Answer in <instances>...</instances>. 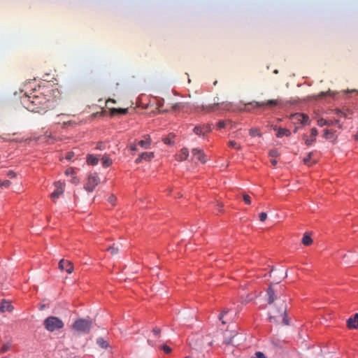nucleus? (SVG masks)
Wrapping results in <instances>:
<instances>
[{
	"label": "nucleus",
	"instance_id": "16",
	"mask_svg": "<svg viewBox=\"0 0 358 358\" xmlns=\"http://www.w3.org/2000/svg\"><path fill=\"white\" fill-rule=\"evenodd\" d=\"M151 144V138L149 136H145L144 139L141 140L138 142V145L141 146L143 149H148L150 148Z\"/></svg>",
	"mask_w": 358,
	"mask_h": 358
},
{
	"label": "nucleus",
	"instance_id": "28",
	"mask_svg": "<svg viewBox=\"0 0 358 358\" xmlns=\"http://www.w3.org/2000/svg\"><path fill=\"white\" fill-rule=\"evenodd\" d=\"M66 266L67 262L64 259H62L58 264V267L62 271H64Z\"/></svg>",
	"mask_w": 358,
	"mask_h": 358
},
{
	"label": "nucleus",
	"instance_id": "19",
	"mask_svg": "<svg viewBox=\"0 0 358 358\" xmlns=\"http://www.w3.org/2000/svg\"><path fill=\"white\" fill-rule=\"evenodd\" d=\"M291 135V132L289 129L285 128H278V132L276 134L277 137L281 138L284 136H289Z\"/></svg>",
	"mask_w": 358,
	"mask_h": 358
},
{
	"label": "nucleus",
	"instance_id": "13",
	"mask_svg": "<svg viewBox=\"0 0 358 358\" xmlns=\"http://www.w3.org/2000/svg\"><path fill=\"white\" fill-rule=\"evenodd\" d=\"M56 124L61 126L62 128H64L67 123V115L65 113H61L57 115L55 120Z\"/></svg>",
	"mask_w": 358,
	"mask_h": 358
},
{
	"label": "nucleus",
	"instance_id": "17",
	"mask_svg": "<svg viewBox=\"0 0 358 358\" xmlns=\"http://www.w3.org/2000/svg\"><path fill=\"white\" fill-rule=\"evenodd\" d=\"M13 309V306L10 304V302L6 301H2V302L0 304V312H6L8 311L10 312Z\"/></svg>",
	"mask_w": 358,
	"mask_h": 358
},
{
	"label": "nucleus",
	"instance_id": "50",
	"mask_svg": "<svg viewBox=\"0 0 358 358\" xmlns=\"http://www.w3.org/2000/svg\"><path fill=\"white\" fill-rule=\"evenodd\" d=\"M224 343L227 345H229V344H231L232 343V339L231 338H229V339H225Z\"/></svg>",
	"mask_w": 358,
	"mask_h": 358
},
{
	"label": "nucleus",
	"instance_id": "41",
	"mask_svg": "<svg viewBox=\"0 0 358 358\" xmlns=\"http://www.w3.org/2000/svg\"><path fill=\"white\" fill-rule=\"evenodd\" d=\"M152 332H153V334L156 336H159V334H160V332H161V329L156 327V328H154L153 330H152Z\"/></svg>",
	"mask_w": 358,
	"mask_h": 358
},
{
	"label": "nucleus",
	"instance_id": "36",
	"mask_svg": "<svg viewBox=\"0 0 358 358\" xmlns=\"http://www.w3.org/2000/svg\"><path fill=\"white\" fill-rule=\"evenodd\" d=\"M313 155V152H309L308 156L303 159V162L305 164H307L308 166H310L311 164L309 163L311 157Z\"/></svg>",
	"mask_w": 358,
	"mask_h": 358
},
{
	"label": "nucleus",
	"instance_id": "1",
	"mask_svg": "<svg viewBox=\"0 0 358 358\" xmlns=\"http://www.w3.org/2000/svg\"><path fill=\"white\" fill-rule=\"evenodd\" d=\"M48 101V99L42 94L33 96L26 95L22 99V103L28 110L39 113L46 111L49 108Z\"/></svg>",
	"mask_w": 358,
	"mask_h": 358
},
{
	"label": "nucleus",
	"instance_id": "10",
	"mask_svg": "<svg viewBox=\"0 0 358 358\" xmlns=\"http://www.w3.org/2000/svg\"><path fill=\"white\" fill-rule=\"evenodd\" d=\"M292 119L303 124H308L309 122V117L303 113L294 114L292 115Z\"/></svg>",
	"mask_w": 358,
	"mask_h": 358
},
{
	"label": "nucleus",
	"instance_id": "61",
	"mask_svg": "<svg viewBox=\"0 0 358 358\" xmlns=\"http://www.w3.org/2000/svg\"><path fill=\"white\" fill-rule=\"evenodd\" d=\"M3 358H6V357H3Z\"/></svg>",
	"mask_w": 358,
	"mask_h": 358
},
{
	"label": "nucleus",
	"instance_id": "3",
	"mask_svg": "<svg viewBox=\"0 0 358 358\" xmlns=\"http://www.w3.org/2000/svg\"><path fill=\"white\" fill-rule=\"evenodd\" d=\"M92 327V322L88 320L79 319L76 320L71 327L73 334H88Z\"/></svg>",
	"mask_w": 358,
	"mask_h": 358
},
{
	"label": "nucleus",
	"instance_id": "23",
	"mask_svg": "<svg viewBox=\"0 0 358 358\" xmlns=\"http://www.w3.org/2000/svg\"><path fill=\"white\" fill-rule=\"evenodd\" d=\"M175 135L173 134H169L168 136L163 138V142L166 145H171L173 143V138Z\"/></svg>",
	"mask_w": 358,
	"mask_h": 358
},
{
	"label": "nucleus",
	"instance_id": "18",
	"mask_svg": "<svg viewBox=\"0 0 358 358\" xmlns=\"http://www.w3.org/2000/svg\"><path fill=\"white\" fill-rule=\"evenodd\" d=\"M110 112L111 115H115L116 114L125 115L128 112V108H110Z\"/></svg>",
	"mask_w": 358,
	"mask_h": 358
},
{
	"label": "nucleus",
	"instance_id": "2",
	"mask_svg": "<svg viewBox=\"0 0 358 358\" xmlns=\"http://www.w3.org/2000/svg\"><path fill=\"white\" fill-rule=\"evenodd\" d=\"M269 321L275 323H282L285 325L289 324L287 315V304L284 299H278L275 307L270 313Z\"/></svg>",
	"mask_w": 358,
	"mask_h": 358
},
{
	"label": "nucleus",
	"instance_id": "25",
	"mask_svg": "<svg viewBox=\"0 0 358 358\" xmlns=\"http://www.w3.org/2000/svg\"><path fill=\"white\" fill-rule=\"evenodd\" d=\"M107 250L110 252L111 255H115L119 252L120 248L115 244H113L112 246L109 247Z\"/></svg>",
	"mask_w": 358,
	"mask_h": 358
},
{
	"label": "nucleus",
	"instance_id": "31",
	"mask_svg": "<svg viewBox=\"0 0 358 358\" xmlns=\"http://www.w3.org/2000/svg\"><path fill=\"white\" fill-rule=\"evenodd\" d=\"M185 105L182 103H176L172 105L171 108L174 110L182 109Z\"/></svg>",
	"mask_w": 358,
	"mask_h": 358
},
{
	"label": "nucleus",
	"instance_id": "22",
	"mask_svg": "<svg viewBox=\"0 0 358 358\" xmlns=\"http://www.w3.org/2000/svg\"><path fill=\"white\" fill-rule=\"evenodd\" d=\"M249 134L250 136H251L252 137H255V136H262V132L260 131V129L257 127H253V128H251L250 130H249Z\"/></svg>",
	"mask_w": 358,
	"mask_h": 358
},
{
	"label": "nucleus",
	"instance_id": "26",
	"mask_svg": "<svg viewBox=\"0 0 358 358\" xmlns=\"http://www.w3.org/2000/svg\"><path fill=\"white\" fill-rule=\"evenodd\" d=\"M313 243V240L309 235L305 234L302 238V243L304 245H310Z\"/></svg>",
	"mask_w": 358,
	"mask_h": 358
},
{
	"label": "nucleus",
	"instance_id": "12",
	"mask_svg": "<svg viewBox=\"0 0 358 358\" xmlns=\"http://www.w3.org/2000/svg\"><path fill=\"white\" fill-rule=\"evenodd\" d=\"M154 153L153 152H145L141 153L138 157L135 160V162L136 164H140L143 160L145 161H150L152 158H154Z\"/></svg>",
	"mask_w": 358,
	"mask_h": 358
},
{
	"label": "nucleus",
	"instance_id": "38",
	"mask_svg": "<svg viewBox=\"0 0 358 358\" xmlns=\"http://www.w3.org/2000/svg\"><path fill=\"white\" fill-rule=\"evenodd\" d=\"M327 124V122L326 120L323 119V118H321L320 120H317V125L320 126V127H322L324 125H326Z\"/></svg>",
	"mask_w": 358,
	"mask_h": 358
},
{
	"label": "nucleus",
	"instance_id": "11",
	"mask_svg": "<svg viewBox=\"0 0 358 358\" xmlns=\"http://www.w3.org/2000/svg\"><path fill=\"white\" fill-rule=\"evenodd\" d=\"M317 134H318V131H317V129L313 128L311 129V134H310V138H308L306 134L303 135V138L305 141L306 145H310L313 142H315Z\"/></svg>",
	"mask_w": 358,
	"mask_h": 358
},
{
	"label": "nucleus",
	"instance_id": "46",
	"mask_svg": "<svg viewBox=\"0 0 358 358\" xmlns=\"http://www.w3.org/2000/svg\"><path fill=\"white\" fill-rule=\"evenodd\" d=\"M157 106H158L157 108L159 110V112H162V110L161 108L163 106V103L159 101L158 103H157Z\"/></svg>",
	"mask_w": 358,
	"mask_h": 358
},
{
	"label": "nucleus",
	"instance_id": "35",
	"mask_svg": "<svg viewBox=\"0 0 358 358\" xmlns=\"http://www.w3.org/2000/svg\"><path fill=\"white\" fill-rule=\"evenodd\" d=\"M268 155L271 157L275 158V157H278L280 154L276 149H273L269 151Z\"/></svg>",
	"mask_w": 358,
	"mask_h": 358
},
{
	"label": "nucleus",
	"instance_id": "59",
	"mask_svg": "<svg viewBox=\"0 0 358 358\" xmlns=\"http://www.w3.org/2000/svg\"><path fill=\"white\" fill-rule=\"evenodd\" d=\"M44 80H48V78H45V76H43Z\"/></svg>",
	"mask_w": 358,
	"mask_h": 358
},
{
	"label": "nucleus",
	"instance_id": "49",
	"mask_svg": "<svg viewBox=\"0 0 358 358\" xmlns=\"http://www.w3.org/2000/svg\"><path fill=\"white\" fill-rule=\"evenodd\" d=\"M71 262H69V273H71L73 270V266L71 265Z\"/></svg>",
	"mask_w": 358,
	"mask_h": 358
},
{
	"label": "nucleus",
	"instance_id": "20",
	"mask_svg": "<svg viewBox=\"0 0 358 358\" xmlns=\"http://www.w3.org/2000/svg\"><path fill=\"white\" fill-rule=\"evenodd\" d=\"M267 296H268V303H272L274 302V300H275V293H274V291L273 289H272L271 287H269L268 289H267Z\"/></svg>",
	"mask_w": 358,
	"mask_h": 358
},
{
	"label": "nucleus",
	"instance_id": "52",
	"mask_svg": "<svg viewBox=\"0 0 358 358\" xmlns=\"http://www.w3.org/2000/svg\"><path fill=\"white\" fill-rule=\"evenodd\" d=\"M271 163L273 166H275L277 164V161L274 159H271Z\"/></svg>",
	"mask_w": 358,
	"mask_h": 358
},
{
	"label": "nucleus",
	"instance_id": "21",
	"mask_svg": "<svg viewBox=\"0 0 358 358\" xmlns=\"http://www.w3.org/2000/svg\"><path fill=\"white\" fill-rule=\"evenodd\" d=\"M87 162L90 165H96L99 162V158L92 155H88L87 157Z\"/></svg>",
	"mask_w": 358,
	"mask_h": 358
},
{
	"label": "nucleus",
	"instance_id": "57",
	"mask_svg": "<svg viewBox=\"0 0 358 358\" xmlns=\"http://www.w3.org/2000/svg\"><path fill=\"white\" fill-rule=\"evenodd\" d=\"M72 358H80V357H78V356H74V357H72Z\"/></svg>",
	"mask_w": 358,
	"mask_h": 358
},
{
	"label": "nucleus",
	"instance_id": "15",
	"mask_svg": "<svg viewBox=\"0 0 358 358\" xmlns=\"http://www.w3.org/2000/svg\"><path fill=\"white\" fill-rule=\"evenodd\" d=\"M189 150L187 148H182L178 154L176 155V159L178 162H182L187 159Z\"/></svg>",
	"mask_w": 358,
	"mask_h": 358
},
{
	"label": "nucleus",
	"instance_id": "27",
	"mask_svg": "<svg viewBox=\"0 0 358 358\" xmlns=\"http://www.w3.org/2000/svg\"><path fill=\"white\" fill-rule=\"evenodd\" d=\"M97 343L102 348H106L108 346V344L107 341H106L102 338H99L97 339Z\"/></svg>",
	"mask_w": 358,
	"mask_h": 358
},
{
	"label": "nucleus",
	"instance_id": "48",
	"mask_svg": "<svg viewBox=\"0 0 358 358\" xmlns=\"http://www.w3.org/2000/svg\"><path fill=\"white\" fill-rule=\"evenodd\" d=\"M116 101L115 99H109L106 101V106H108L109 103H115Z\"/></svg>",
	"mask_w": 358,
	"mask_h": 358
},
{
	"label": "nucleus",
	"instance_id": "7",
	"mask_svg": "<svg viewBox=\"0 0 358 358\" xmlns=\"http://www.w3.org/2000/svg\"><path fill=\"white\" fill-rule=\"evenodd\" d=\"M192 155L194 157L196 158L198 161L204 164L206 162V155L204 154L203 151L199 148H194L192 150Z\"/></svg>",
	"mask_w": 358,
	"mask_h": 358
},
{
	"label": "nucleus",
	"instance_id": "40",
	"mask_svg": "<svg viewBox=\"0 0 358 358\" xmlns=\"http://www.w3.org/2000/svg\"><path fill=\"white\" fill-rule=\"evenodd\" d=\"M162 350L166 354H169L171 352V348L169 346L166 345L162 346Z\"/></svg>",
	"mask_w": 358,
	"mask_h": 358
},
{
	"label": "nucleus",
	"instance_id": "45",
	"mask_svg": "<svg viewBox=\"0 0 358 358\" xmlns=\"http://www.w3.org/2000/svg\"><path fill=\"white\" fill-rule=\"evenodd\" d=\"M96 148L99 150H103L105 148V144L102 142L98 143Z\"/></svg>",
	"mask_w": 358,
	"mask_h": 358
},
{
	"label": "nucleus",
	"instance_id": "60",
	"mask_svg": "<svg viewBox=\"0 0 358 358\" xmlns=\"http://www.w3.org/2000/svg\"><path fill=\"white\" fill-rule=\"evenodd\" d=\"M357 140H358V136H356V138H355Z\"/></svg>",
	"mask_w": 358,
	"mask_h": 358
},
{
	"label": "nucleus",
	"instance_id": "9",
	"mask_svg": "<svg viewBox=\"0 0 358 358\" xmlns=\"http://www.w3.org/2000/svg\"><path fill=\"white\" fill-rule=\"evenodd\" d=\"M210 127L209 125H198L196 126L194 128V132L198 136H205V135L210 131Z\"/></svg>",
	"mask_w": 358,
	"mask_h": 358
},
{
	"label": "nucleus",
	"instance_id": "8",
	"mask_svg": "<svg viewBox=\"0 0 358 358\" xmlns=\"http://www.w3.org/2000/svg\"><path fill=\"white\" fill-rule=\"evenodd\" d=\"M280 103H281V101L279 99H271V100H268L266 102H264V101L263 102H259V101L254 102L255 107H262V106L274 107V106H278L279 104H280Z\"/></svg>",
	"mask_w": 358,
	"mask_h": 358
},
{
	"label": "nucleus",
	"instance_id": "55",
	"mask_svg": "<svg viewBox=\"0 0 358 358\" xmlns=\"http://www.w3.org/2000/svg\"><path fill=\"white\" fill-rule=\"evenodd\" d=\"M213 108L212 106H210V107H208V108H206V110H207L208 112H209V111H210V110H211V108Z\"/></svg>",
	"mask_w": 358,
	"mask_h": 358
},
{
	"label": "nucleus",
	"instance_id": "47",
	"mask_svg": "<svg viewBox=\"0 0 358 358\" xmlns=\"http://www.w3.org/2000/svg\"><path fill=\"white\" fill-rule=\"evenodd\" d=\"M324 135H325V137H326L327 138H329V135H330V136H333V133L329 132L328 130H325V134H324Z\"/></svg>",
	"mask_w": 358,
	"mask_h": 358
},
{
	"label": "nucleus",
	"instance_id": "32",
	"mask_svg": "<svg viewBox=\"0 0 358 358\" xmlns=\"http://www.w3.org/2000/svg\"><path fill=\"white\" fill-rule=\"evenodd\" d=\"M228 312H229V310H228V309H224V310H222V313L220 314V315H219V319H220V320H221L222 323V324H226V323H227V322H226V321H224V320H223V318H224V315H227V314L228 313Z\"/></svg>",
	"mask_w": 358,
	"mask_h": 358
},
{
	"label": "nucleus",
	"instance_id": "42",
	"mask_svg": "<svg viewBox=\"0 0 358 358\" xmlns=\"http://www.w3.org/2000/svg\"><path fill=\"white\" fill-rule=\"evenodd\" d=\"M255 357L256 358H266L264 354L262 353V352H257L255 353Z\"/></svg>",
	"mask_w": 358,
	"mask_h": 358
},
{
	"label": "nucleus",
	"instance_id": "39",
	"mask_svg": "<svg viewBox=\"0 0 358 358\" xmlns=\"http://www.w3.org/2000/svg\"><path fill=\"white\" fill-rule=\"evenodd\" d=\"M259 220L262 222H264L267 218V214L266 213H261L259 215Z\"/></svg>",
	"mask_w": 358,
	"mask_h": 358
},
{
	"label": "nucleus",
	"instance_id": "29",
	"mask_svg": "<svg viewBox=\"0 0 358 358\" xmlns=\"http://www.w3.org/2000/svg\"><path fill=\"white\" fill-rule=\"evenodd\" d=\"M11 348V344L10 343H4L0 349L1 353H4L9 350Z\"/></svg>",
	"mask_w": 358,
	"mask_h": 358
},
{
	"label": "nucleus",
	"instance_id": "56",
	"mask_svg": "<svg viewBox=\"0 0 358 358\" xmlns=\"http://www.w3.org/2000/svg\"><path fill=\"white\" fill-rule=\"evenodd\" d=\"M218 206L221 208V207H222V205L221 203H219Z\"/></svg>",
	"mask_w": 358,
	"mask_h": 358
},
{
	"label": "nucleus",
	"instance_id": "51",
	"mask_svg": "<svg viewBox=\"0 0 358 358\" xmlns=\"http://www.w3.org/2000/svg\"><path fill=\"white\" fill-rule=\"evenodd\" d=\"M130 149L133 151H136L137 150L136 145H131Z\"/></svg>",
	"mask_w": 358,
	"mask_h": 358
},
{
	"label": "nucleus",
	"instance_id": "37",
	"mask_svg": "<svg viewBox=\"0 0 358 358\" xmlns=\"http://www.w3.org/2000/svg\"><path fill=\"white\" fill-rule=\"evenodd\" d=\"M243 201H245V203L246 204H250L251 203V200H250V196L248 195V194H243Z\"/></svg>",
	"mask_w": 358,
	"mask_h": 358
},
{
	"label": "nucleus",
	"instance_id": "33",
	"mask_svg": "<svg viewBox=\"0 0 358 358\" xmlns=\"http://www.w3.org/2000/svg\"><path fill=\"white\" fill-rule=\"evenodd\" d=\"M229 147L234 148L236 150H241V147L240 145H238L235 141H230L228 143Z\"/></svg>",
	"mask_w": 358,
	"mask_h": 358
},
{
	"label": "nucleus",
	"instance_id": "30",
	"mask_svg": "<svg viewBox=\"0 0 358 358\" xmlns=\"http://www.w3.org/2000/svg\"><path fill=\"white\" fill-rule=\"evenodd\" d=\"M75 173L73 171H71L70 172V171L69 170V175H71V182L72 183H74V184H76L79 182V179L74 176Z\"/></svg>",
	"mask_w": 358,
	"mask_h": 358
},
{
	"label": "nucleus",
	"instance_id": "4",
	"mask_svg": "<svg viewBox=\"0 0 358 358\" xmlns=\"http://www.w3.org/2000/svg\"><path fill=\"white\" fill-rule=\"evenodd\" d=\"M44 325L48 331H54L62 328L64 324L57 317H48L45 320Z\"/></svg>",
	"mask_w": 358,
	"mask_h": 358
},
{
	"label": "nucleus",
	"instance_id": "54",
	"mask_svg": "<svg viewBox=\"0 0 358 358\" xmlns=\"http://www.w3.org/2000/svg\"><path fill=\"white\" fill-rule=\"evenodd\" d=\"M114 199H115V197H114V196H112V197H110V198L109 199V201H110V203H113V201H114Z\"/></svg>",
	"mask_w": 358,
	"mask_h": 358
},
{
	"label": "nucleus",
	"instance_id": "53",
	"mask_svg": "<svg viewBox=\"0 0 358 358\" xmlns=\"http://www.w3.org/2000/svg\"><path fill=\"white\" fill-rule=\"evenodd\" d=\"M73 156V152H69V160Z\"/></svg>",
	"mask_w": 358,
	"mask_h": 358
},
{
	"label": "nucleus",
	"instance_id": "34",
	"mask_svg": "<svg viewBox=\"0 0 358 358\" xmlns=\"http://www.w3.org/2000/svg\"><path fill=\"white\" fill-rule=\"evenodd\" d=\"M11 185V182L8 180H1L0 179V187H8Z\"/></svg>",
	"mask_w": 358,
	"mask_h": 358
},
{
	"label": "nucleus",
	"instance_id": "24",
	"mask_svg": "<svg viewBox=\"0 0 358 358\" xmlns=\"http://www.w3.org/2000/svg\"><path fill=\"white\" fill-rule=\"evenodd\" d=\"M112 159L108 156H103L102 157V164L104 167H108L112 164Z\"/></svg>",
	"mask_w": 358,
	"mask_h": 358
},
{
	"label": "nucleus",
	"instance_id": "43",
	"mask_svg": "<svg viewBox=\"0 0 358 358\" xmlns=\"http://www.w3.org/2000/svg\"><path fill=\"white\" fill-rule=\"evenodd\" d=\"M7 176L10 177V178H15L16 177V173L13 171H8L7 173Z\"/></svg>",
	"mask_w": 358,
	"mask_h": 358
},
{
	"label": "nucleus",
	"instance_id": "14",
	"mask_svg": "<svg viewBox=\"0 0 358 358\" xmlns=\"http://www.w3.org/2000/svg\"><path fill=\"white\" fill-rule=\"evenodd\" d=\"M347 325L349 329H358V313L347 320Z\"/></svg>",
	"mask_w": 358,
	"mask_h": 358
},
{
	"label": "nucleus",
	"instance_id": "5",
	"mask_svg": "<svg viewBox=\"0 0 358 358\" xmlns=\"http://www.w3.org/2000/svg\"><path fill=\"white\" fill-rule=\"evenodd\" d=\"M100 178L96 173L89 175L87 181L85 185V189L88 192L94 191L95 187L100 183Z\"/></svg>",
	"mask_w": 358,
	"mask_h": 358
},
{
	"label": "nucleus",
	"instance_id": "58",
	"mask_svg": "<svg viewBox=\"0 0 358 358\" xmlns=\"http://www.w3.org/2000/svg\"><path fill=\"white\" fill-rule=\"evenodd\" d=\"M297 131V128H295L294 132H296Z\"/></svg>",
	"mask_w": 358,
	"mask_h": 358
},
{
	"label": "nucleus",
	"instance_id": "6",
	"mask_svg": "<svg viewBox=\"0 0 358 358\" xmlns=\"http://www.w3.org/2000/svg\"><path fill=\"white\" fill-rule=\"evenodd\" d=\"M54 185L55 189L50 194V198L55 203H56L59 196L64 195L66 185L64 182H61L60 181L55 182Z\"/></svg>",
	"mask_w": 358,
	"mask_h": 358
},
{
	"label": "nucleus",
	"instance_id": "44",
	"mask_svg": "<svg viewBox=\"0 0 358 358\" xmlns=\"http://www.w3.org/2000/svg\"><path fill=\"white\" fill-rule=\"evenodd\" d=\"M226 125V123L224 121H222L220 120L218 123H217V127L219 129H222V128H224Z\"/></svg>",
	"mask_w": 358,
	"mask_h": 358
}]
</instances>
